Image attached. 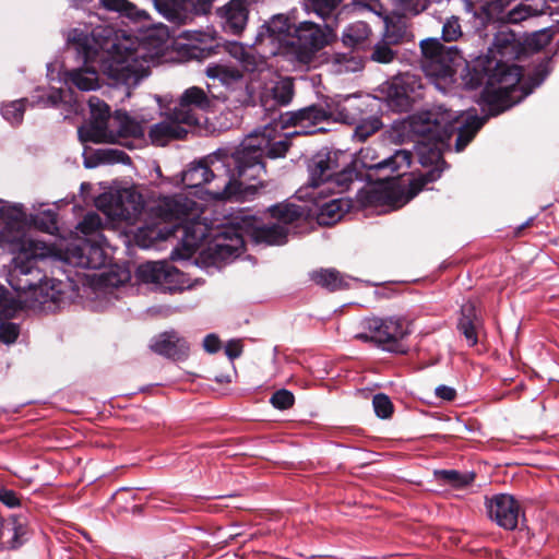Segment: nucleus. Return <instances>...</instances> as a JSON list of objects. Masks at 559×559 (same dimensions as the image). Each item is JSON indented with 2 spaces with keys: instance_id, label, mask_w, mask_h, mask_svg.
Listing matches in <instances>:
<instances>
[{
  "instance_id": "obj_1",
  "label": "nucleus",
  "mask_w": 559,
  "mask_h": 559,
  "mask_svg": "<svg viewBox=\"0 0 559 559\" xmlns=\"http://www.w3.org/2000/svg\"><path fill=\"white\" fill-rule=\"evenodd\" d=\"M97 207L110 219L123 221L135 225L143 215L154 219L139 226L134 238L142 248H150L158 240L178 238L189 254L209 237L214 238L213 247L201 252L195 264L213 275L214 270H221L238 259L245 249L243 227L251 240L257 243L284 245L287 241L288 225L304 216L305 210L292 203H278L267 209L274 222L264 223L255 216L236 217L235 224L213 230L200 219L201 205L185 194H174L159 198L154 205L144 212L141 194L123 189L116 193H103L96 200Z\"/></svg>"
},
{
  "instance_id": "obj_2",
  "label": "nucleus",
  "mask_w": 559,
  "mask_h": 559,
  "mask_svg": "<svg viewBox=\"0 0 559 559\" xmlns=\"http://www.w3.org/2000/svg\"><path fill=\"white\" fill-rule=\"evenodd\" d=\"M66 38L86 66L64 72L63 81L67 85H74L84 92L96 90L97 72L100 71L111 80L112 85L124 86L126 95L130 96V88L136 87L148 75V60L138 38L111 25L93 26L90 22L83 27L70 29Z\"/></svg>"
},
{
  "instance_id": "obj_3",
  "label": "nucleus",
  "mask_w": 559,
  "mask_h": 559,
  "mask_svg": "<svg viewBox=\"0 0 559 559\" xmlns=\"http://www.w3.org/2000/svg\"><path fill=\"white\" fill-rule=\"evenodd\" d=\"M290 146L287 134L277 130V126L265 124L249 133L238 147L217 148L203 159L191 163L182 171L181 181L186 188L197 189L216 178L222 170L226 177L223 188L213 191L217 200L245 198L249 191H255L252 183L265 173L264 158L284 157Z\"/></svg>"
},
{
  "instance_id": "obj_4",
  "label": "nucleus",
  "mask_w": 559,
  "mask_h": 559,
  "mask_svg": "<svg viewBox=\"0 0 559 559\" xmlns=\"http://www.w3.org/2000/svg\"><path fill=\"white\" fill-rule=\"evenodd\" d=\"M0 284V321L11 319L21 309L53 312L67 301L81 299L96 311L105 309L115 292L130 282H8Z\"/></svg>"
},
{
  "instance_id": "obj_5",
  "label": "nucleus",
  "mask_w": 559,
  "mask_h": 559,
  "mask_svg": "<svg viewBox=\"0 0 559 559\" xmlns=\"http://www.w3.org/2000/svg\"><path fill=\"white\" fill-rule=\"evenodd\" d=\"M550 59H543L530 75L532 87L524 91L519 84L523 75L521 67L509 61H488L484 66L487 76L481 98L488 105L489 115L498 116L525 98L532 90L538 87L550 73Z\"/></svg>"
},
{
  "instance_id": "obj_6",
  "label": "nucleus",
  "mask_w": 559,
  "mask_h": 559,
  "mask_svg": "<svg viewBox=\"0 0 559 559\" xmlns=\"http://www.w3.org/2000/svg\"><path fill=\"white\" fill-rule=\"evenodd\" d=\"M0 217L4 221L0 230V249L17 254L12 259V276L31 274L35 260L47 257L50 249L45 242L28 236L22 203L0 201Z\"/></svg>"
},
{
  "instance_id": "obj_7",
  "label": "nucleus",
  "mask_w": 559,
  "mask_h": 559,
  "mask_svg": "<svg viewBox=\"0 0 559 559\" xmlns=\"http://www.w3.org/2000/svg\"><path fill=\"white\" fill-rule=\"evenodd\" d=\"M486 120L487 117H478L471 111H466V114L453 111L439 105L411 116L407 124L414 134L436 142H443L457 131L455 151L461 152L473 140Z\"/></svg>"
},
{
  "instance_id": "obj_8",
  "label": "nucleus",
  "mask_w": 559,
  "mask_h": 559,
  "mask_svg": "<svg viewBox=\"0 0 559 559\" xmlns=\"http://www.w3.org/2000/svg\"><path fill=\"white\" fill-rule=\"evenodd\" d=\"M206 76L218 82L224 91L216 93L219 100L237 106H254L258 100L259 85L250 82L247 75L236 66L225 62H211L204 70Z\"/></svg>"
},
{
  "instance_id": "obj_9",
  "label": "nucleus",
  "mask_w": 559,
  "mask_h": 559,
  "mask_svg": "<svg viewBox=\"0 0 559 559\" xmlns=\"http://www.w3.org/2000/svg\"><path fill=\"white\" fill-rule=\"evenodd\" d=\"M329 20H323V25L310 21L295 25L287 55L299 64H310L317 53L335 38L333 25Z\"/></svg>"
},
{
  "instance_id": "obj_10",
  "label": "nucleus",
  "mask_w": 559,
  "mask_h": 559,
  "mask_svg": "<svg viewBox=\"0 0 559 559\" xmlns=\"http://www.w3.org/2000/svg\"><path fill=\"white\" fill-rule=\"evenodd\" d=\"M360 328L361 331L355 335L356 340L372 343L389 353H407V347L402 341L409 334V331L401 319L365 318L360 322Z\"/></svg>"
},
{
  "instance_id": "obj_11",
  "label": "nucleus",
  "mask_w": 559,
  "mask_h": 559,
  "mask_svg": "<svg viewBox=\"0 0 559 559\" xmlns=\"http://www.w3.org/2000/svg\"><path fill=\"white\" fill-rule=\"evenodd\" d=\"M421 69L427 76L449 80L454 75L463 57L455 45L445 46L436 38L421 40Z\"/></svg>"
},
{
  "instance_id": "obj_12",
  "label": "nucleus",
  "mask_w": 559,
  "mask_h": 559,
  "mask_svg": "<svg viewBox=\"0 0 559 559\" xmlns=\"http://www.w3.org/2000/svg\"><path fill=\"white\" fill-rule=\"evenodd\" d=\"M205 92L199 86H191L182 93L178 104L174 107L179 120L188 126H199L200 116L197 110L207 112L214 108L221 96L216 95L214 84H207Z\"/></svg>"
},
{
  "instance_id": "obj_13",
  "label": "nucleus",
  "mask_w": 559,
  "mask_h": 559,
  "mask_svg": "<svg viewBox=\"0 0 559 559\" xmlns=\"http://www.w3.org/2000/svg\"><path fill=\"white\" fill-rule=\"evenodd\" d=\"M292 36L289 17L285 14H274L260 26L253 45L264 48L273 56L287 53Z\"/></svg>"
},
{
  "instance_id": "obj_14",
  "label": "nucleus",
  "mask_w": 559,
  "mask_h": 559,
  "mask_svg": "<svg viewBox=\"0 0 559 559\" xmlns=\"http://www.w3.org/2000/svg\"><path fill=\"white\" fill-rule=\"evenodd\" d=\"M379 105V99L370 95L338 96L328 104L329 119L345 124H354L361 116L373 111Z\"/></svg>"
},
{
  "instance_id": "obj_15",
  "label": "nucleus",
  "mask_w": 559,
  "mask_h": 559,
  "mask_svg": "<svg viewBox=\"0 0 559 559\" xmlns=\"http://www.w3.org/2000/svg\"><path fill=\"white\" fill-rule=\"evenodd\" d=\"M348 154L343 151L324 147L317 152L308 162L309 182L311 191H318L326 185L329 179L342 167V162Z\"/></svg>"
},
{
  "instance_id": "obj_16",
  "label": "nucleus",
  "mask_w": 559,
  "mask_h": 559,
  "mask_svg": "<svg viewBox=\"0 0 559 559\" xmlns=\"http://www.w3.org/2000/svg\"><path fill=\"white\" fill-rule=\"evenodd\" d=\"M300 198L307 197L313 204V209H309L317 215L320 225H332L338 222L352 207V200L348 198H331L328 199L324 190L306 191L299 190Z\"/></svg>"
},
{
  "instance_id": "obj_17",
  "label": "nucleus",
  "mask_w": 559,
  "mask_h": 559,
  "mask_svg": "<svg viewBox=\"0 0 559 559\" xmlns=\"http://www.w3.org/2000/svg\"><path fill=\"white\" fill-rule=\"evenodd\" d=\"M347 7L359 14L372 13L382 17L385 25L382 37L393 45L400 44L407 36L406 22L402 17L390 19L381 0H350Z\"/></svg>"
},
{
  "instance_id": "obj_18",
  "label": "nucleus",
  "mask_w": 559,
  "mask_h": 559,
  "mask_svg": "<svg viewBox=\"0 0 559 559\" xmlns=\"http://www.w3.org/2000/svg\"><path fill=\"white\" fill-rule=\"evenodd\" d=\"M214 0H153L156 11L170 23L186 24L200 12L205 13Z\"/></svg>"
},
{
  "instance_id": "obj_19",
  "label": "nucleus",
  "mask_w": 559,
  "mask_h": 559,
  "mask_svg": "<svg viewBox=\"0 0 559 559\" xmlns=\"http://www.w3.org/2000/svg\"><path fill=\"white\" fill-rule=\"evenodd\" d=\"M486 507L490 520L496 522L497 525L508 531L516 528L522 510L519 501L513 496L508 493L495 495L487 500Z\"/></svg>"
},
{
  "instance_id": "obj_20",
  "label": "nucleus",
  "mask_w": 559,
  "mask_h": 559,
  "mask_svg": "<svg viewBox=\"0 0 559 559\" xmlns=\"http://www.w3.org/2000/svg\"><path fill=\"white\" fill-rule=\"evenodd\" d=\"M521 52L522 47L516 34L509 28H502L495 34L492 44L488 48L486 62H496V60L511 61L519 58Z\"/></svg>"
},
{
  "instance_id": "obj_21",
  "label": "nucleus",
  "mask_w": 559,
  "mask_h": 559,
  "mask_svg": "<svg viewBox=\"0 0 559 559\" xmlns=\"http://www.w3.org/2000/svg\"><path fill=\"white\" fill-rule=\"evenodd\" d=\"M192 126L183 123L176 116L173 108L164 121L155 123L150 128L148 135L153 144L163 146L171 140L183 139Z\"/></svg>"
},
{
  "instance_id": "obj_22",
  "label": "nucleus",
  "mask_w": 559,
  "mask_h": 559,
  "mask_svg": "<svg viewBox=\"0 0 559 559\" xmlns=\"http://www.w3.org/2000/svg\"><path fill=\"white\" fill-rule=\"evenodd\" d=\"M328 120H330L328 106L310 105L292 112L287 122L299 128L296 133L313 134L322 130L317 126Z\"/></svg>"
},
{
  "instance_id": "obj_23",
  "label": "nucleus",
  "mask_w": 559,
  "mask_h": 559,
  "mask_svg": "<svg viewBox=\"0 0 559 559\" xmlns=\"http://www.w3.org/2000/svg\"><path fill=\"white\" fill-rule=\"evenodd\" d=\"M512 0H464L463 7L466 13L473 15L475 25L483 27L487 23L500 20L504 8Z\"/></svg>"
},
{
  "instance_id": "obj_24",
  "label": "nucleus",
  "mask_w": 559,
  "mask_h": 559,
  "mask_svg": "<svg viewBox=\"0 0 559 559\" xmlns=\"http://www.w3.org/2000/svg\"><path fill=\"white\" fill-rule=\"evenodd\" d=\"M150 348L160 356L176 360L185 359L190 349L188 342L174 330L155 336L151 341Z\"/></svg>"
},
{
  "instance_id": "obj_25",
  "label": "nucleus",
  "mask_w": 559,
  "mask_h": 559,
  "mask_svg": "<svg viewBox=\"0 0 559 559\" xmlns=\"http://www.w3.org/2000/svg\"><path fill=\"white\" fill-rule=\"evenodd\" d=\"M225 32L239 35L246 27L249 16L246 0H230L217 10Z\"/></svg>"
},
{
  "instance_id": "obj_26",
  "label": "nucleus",
  "mask_w": 559,
  "mask_h": 559,
  "mask_svg": "<svg viewBox=\"0 0 559 559\" xmlns=\"http://www.w3.org/2000/svg\"><path fill=\"white\" fill-rule=\"evenodd\" d=\"M67 261L81 269L99 270L105 264V254L99 246L84 241L68 250Z\"/></svg>"
},
{
  "instance_id": "obj_27",
  "label": "nucleus",
  "mask_w": 559,
  "mask_h": 559,
  "mask_svg": "<svg viewBox=\"0 0 559 559\" xmlns=\"http://www.w3.org/2000/svg\"><path fill=\"white\" fill-rule=\"evenodd\" d=\"M413 82V76L403 75L394 78L391 82L382 87L385 98L390 107L399 111L407 110L412 105L409 95V85Z\"/></svg>"
},
{
  "instance_id": "obj_28",
  "label": "nucleus",
  "mask_w": 559,
  "mask_h": 559,
  "mask_svg": "<svg viewBox=\"0 0 559 559\" xmlns=\"http://www.w3.org/2000/svg\"><path fill=\"white\" fill-rule=\"evenodd\" d=\"M237 59L241 64L242 72L247 75L250 82H253L254 85H257L258 81L269 72L266 57L258 52L253 47H240V53L237 56Z\"/></svg>"
},
{
  "instance_id": "obj_29",
  "label": "nucleus",
  "mask_w": 559,
  "mask_h": 559,
  "mask_svg": "<svg viewBox=\"0 0 559 559\" xmlns=\"http://www.w3.org/2000/svg\"><path fill=\"white\" fill-rule=\"evenodd\" d=\"M294 96V87L290 81L276 82L270 88L265 87L258 94L260 105L264 110H274L276 107L287 106Z\"/></svg>"
},
{
  "instance_id": "obj_30",
  "label": "nucleus",
  "mask_w": 559,
  "mask_h": 559,
  "mask_svg": "<svg viewBox=\"0 0 559 559\" xmlns=\"http://www.w3.org/2000/svg\"><path fill=\"white\" fill-rule=\"evenodd\" d=\"M457 326L465 336L469 346L477 344V331L481 326V319L479 318L476 306L473 302L467 301L462 306L461 318Z\"/></svg>"
},
{
  "instance_id": "obj_31",
  "label": "nucleus",
  "mask_w": 559,
  "mask_h": 559,
  "mask_svg": "<svg viewBox=\"0 0 559 559\" xmlns=\"http://www.w3.org/2000/svg\"><path fill=\"white\" fill-rule=\"evenodd\" d=\"M371 27L364 21L348 24L342 32V41L346 47L365 49L369 46Z\"/></svg>"
},
{
  "instance_id": "obj_32",
  "label": "nucleus",
  "mask_w": 559,
  "mask_h": 559,
  "mask_svg": "<svg viewBox=\"0 0 559 559\" xmlns=\"http://www.w3.org/2000/svg\"><path fill=\"white\" fill-rule=\"evenodd\" d=\"M358 178V174L354 167L353 160L348 155L345 162H342V167L337 168V170L331 177V180L326 182L324 188V192H332L337 190L338 193L346 191L349 186L353 183L355 179Z\"/></svg>"
},
{
  "instance_id": "obj_33",
  "label": "nucleus",
  "mask_w": 559,
  "mask_h": 559,
  "mask_svg": "<svg viewBox=\"0 0 559 559\" xmlns=\"http://www.w3.org/2000/svg\"><path fill=\"white\" fill-rule=\"evenodd\" d=\"M412 164V153L406 150H397L393 155L383 158L376 164H364L369 170H389L388 175H384L380 180L388 181L392 178L394 173H397L401 168H408Z\"/></svg>"
},
{
  "instance_id": "obj_34",
  "label": "nucleus",
  "mask_w": 559,
  "mask_h": 559,
  "mask_svg": "<svg viewBox=\"0 0 559 559\" xmlns=\"http://www.w3.org/2000/svg\"><path fill=\"white\" fill-rule=\"evenodd\" d=\"M379 110L380 104L378 105L377 109L366 114L365 116H361V119L354 123L356 126L353 134L354 139L359 142H364L383 127L381 118L378 115Z\"/></svg>"
},
{
  "instance_id": "obj_35",
  "label": "nucleus",
  "mask_w": 559,
  "mask_h": 559,
  "mask_svg": "<svg viewBox=\"0 0 559 559\" xmlns=\"http://www.w3.org/2000/svg\"><path fill=\"white\" fill-rule=\"evenodd\" d=\"M26 535L25 523L19 516H12L4 522L0 527V537H9L7 547L16 549L23 544V537Z\"/></svg>"
},
{
  "instance_id": "obj_36",
  "label": "nucleus",
  "mask_w": 559,
  "mask_h": 559,
  "mask_svg": "<svg viewBox=\"0 0 559 559\" xmlns=\"http://www.w3.org/2000/svg\"><path fill=\"white\" fill-rule=\"evenodd\" d=\"M116 119L118 121V134L121 138L140 139L145 133L144 123L150 119L142 117L141 121L129 116L127 112L117 111Z\"/></svg>"
},
{
  "instance_id": "obj_37",
  "label": "nucleus",
  "mask_w": 559,
  "mask_h": 559,
  "mask_svg": "<svg viewBox=\"0 0 559 559\" xmlns=\"http://www.w3.org/2000/svg\"><path fill=\"white\" fill-rule=\"evenodd\" d=\"M544 0H525L508 12V20L511 23H520L527 17L539 15L544 12Z\"/></svg>"
},
{
  "instance_id": "obj_38",
  "label": "nucleus",
  "mask_w": 559,
  "mask_h": 559,
  "mask_svg": "<svg viewBox=\"0 0 559 559\" xmlns=\"http://www.w3.org/2000/svg\"><path fill=\"white\" fill-rule=\"evenodd\" d=\"M79 138L81 142H94L100 143L108 139L107 134V120L106 119H94L79 128Z\"/></svg>"
},
{
  "instance_id": "obj_39",
  "label": "nucleus",
  "mask_w": 559,
  "mask_h": 559,
  "mask_svg": "<svg viewBox=\"0 0 559 559\" xmlns=\"http://www.w3.org/2000/svg\"><path fill=\"white\" fill-rule=\"evenodd\" d=\"M102 5L112 12H117L120 16L128 17L133 21L145 20L147 13L139 10L132 2L128 0H99Z\"/></svg>"
},
{
  "instance_id": "obj_40",
  "label": "nucleus",
  "mask_w": 559,
  "mask_h": 559,
  "mask_svg": "<svg viewBox=\"0 0 559 559\" xmlns=\"http://www.w3.org/2000/svg\"><path fill=\"white\" fill-rule=\"evenodd\" d=\"M334 70L337 73H354L362 70L364 59L350 52H335L333 55Z\"/></svg>"
},
{
  "instance_id": "obj_41",
  "label": "nucleus",
  "mask_w": 559,
  "mask_h": 559,
  "mask_svg": "<svg viewBox=\"0 0 559 559\" xmlns=\"http://www.w3.org/2000/svg\"><path fill=\"white\" fill-rule=\"evenodd\" d=\"M167 264L162 261L157 262H145L138 266L135 271L136 280L141 281H158L168 280L169 271Z\"/></svg>"
},
{
  "instance_id": "obj_42",
  "label": "nucleus",
  "mask_w": 559,
  "mask_h": 559,
  "mask_svg": "<svg viewBox=\"0 0 559 559\" xmlns=\"http://www.w3.org/2000/svg\"><path fill=\"white\" fill-rule=\"evenodd\" d=\"M418 158L421 165H436L439 163L444 164L441 153L438 148L427 147L426 145L418 146ZM441 170L436 167L426 175V181H433L440 177Z\"/></svg>"
},
{
  "instance_id": "obj_43",
  "label": "nucleus",
  "mask_w": 559,
  "mask_h": 559,
  "mask_svg": "<svg viewBox=\"0 0 559 559\" xmlns=\"http://www.w3.org/2000/svg\"><path fill=\"white\" fill-rule=\"evenodd\" d=\"M435 476L443 484L461 489L471 485L475 479L474 473H460L455 469L435 471Z\"/></svg>"
},
{
  "instance_id": "obj_44",
  "label": "nucleus",
  "mask_w": 559,
  "mask_h": 559,
  "mask_svg": "<svg viewBox=\"0 0 559 559\" xmlns=\"http://www.w3.org/2000/svg\"><path fill=\"white\" fill-rule=\"evenodd\" d=\"M96 158L90 157L84 158V166L86 168H94L99 163H122L127 164L130 162V157L122 151L114 148L97 150L95 153Z\"/></svg>"
},
{
  "instance_id": "obj_45",
  "label": "nucleus",
  "mask_w": 559,
  "mask_h": 559,
  "mask_svg": "<svg viewBox=\"0 0 559 559\" xmlns=\"http://www.w3.org/2000/svg\"><path fill=\"white\" fill-rule=\"evenodd\" d=\"M28 103L27 98H21L3 104L0 108L1 115L8 122L17 126L23 120L25 107Z\"/></svg>"
},
{
  "instance_id": "obj_46",
  "label": "nucleus",
  "mask_w": 559,
  "mask_h": 559,
  "mask_svg": "<svg viewBox=\"0 0 559 559\" xmlns=\"http://www.w3.org/2000/svg\"><path fill=\"white\" fill-rule=\"evenodd\" d=\"M57 216L56 210L46 209L34 215L32 214L29 221L36 228L52 234L57 230Z\"/></svg>"
},
{
  "instance_id": "obj_47",
  "label": "nucleus",
  "mask_w": 559,
  "mask_h": 559,
  "mask_svg": "<svg viewBox=\"0 0 559 559\" xmlns=\"http://www.w3.org/2000/svg\"><path fill=\"white\" fill-rule=\"evenodd\" d=\"M393 44L389 43L385 38H381L373 45L370 60L378 63H390L396 57V51L392 49Z\"/></svg>"
},
{
  "instance_id": "obj_48",
  "label": "nucleus",
  "mask_w": 559,
  "mask_h": 559,
  "mask_svg": "<svg viewBox=\"0 0 559 559\" xmlns=\"http://www.w3.org/2000/svg\"><path fill=\"white\" fill-rule=\"evenodd\" d=\"M342 0H309V10L322 20L331 19Z\"/></svg>"
},
{
  "instance_id": "obj_49",
  "label": "nucleus",
  "mask_w": 559,
  "mask_h": 559,
  "mask_svg": "<svg viewBox=\"0 0 559 559\" xmlns=\"http://www.w3.org/2000/svg\"><path fill=\"white\" fill-rule=\"evenodd\" d=\"M102 225V217L95 212H90L79 222L76 229L83 235L90 236L97 233Z\"/></svg>"
},
{
  "instance_id": "obj_50",
  "label": "nucleus",
  "mask_w": 559,
  "mask_h": 559,
  "mask_svg": "<svg viewBox=\"0 0 559 559\" xmlns=\"http://www.w3.org/2000/svg\"><path fill=\"white\" fill-rule=\"evenodd\" d=\"M79 280H112V276H117V280H131V273L128 270H122L119 274L115 272L114 267L107 265V272H93L85 273L83 275H76Z\"/></svg>"
},
{
  "instance_id": "obj_51",
  "label": "nucleus",
  "mask_w": 559,
  "mask_h": 559,
  "mask_svg": "<svg viewBox=\"0 0 559 559\" xmlns=\"http://www.w3.org/2000/svg\"><path fill=\"white\" fill-rule=\"evenodd\" d=\"M372 405L374 413L380 418H389L393 413V404L385 394H376L372 400Z\"/></svg>"
},
{
  "instance_id": "obj_52",
  "label": "nucleus",
  "mask_w": 559,
  "mask_h": 559,
  "mask_svg": "<svg viewBox=\"0 0 559 559\" xmlns=\"http://www.w3.org/2000/svg\"><path fill=\"white\" fill-rule=\"evenodd\" d=\"M294 394L286 390L281 389L274 392L270 399V403L277 409H288L294 405Z\"/></svg>"
},
{
  "instance_id": "obj_53",
  "label": "nucleus",
  "mask_w": 559,
  "mask_h": 559,
  "mask_svg": "<svg viewBox=\"0 0 559 559\" xmlns=\"http://www.w3.org/2000/svg\"><path fill=\"white\" fill-rule=\"evenodd\" d=\"M139 284H148V289L155 293H169V294H177L181 293L186 289H192L194 284H189L188 286H179V285H169L170 282H138Z\"/></svg>"
},
{
  "instance_id": "obj_54",
  "label": "nucleus",
  "mask_w": 559,
  "mask_h": 559,
  "mask_svg": "<svg viewBox=\"0 0 559 559\" xmlns=\"http://www.w3.org/2000/svg\"><path fill=\"white\" fill-rule=\"evenodd\" d=\"M405 14L417 15L429 9L427 0H393Z\"/></svg>"
},
{
  "instance_id": "obj_55",
  "label": "nucleus",
  "mask_w": 559,
  "mask_h": 559,
  "mask_svg": "<svg viewBox=\"0 0 559 559\" xmlns=\"http://www.w3.org/2000/svg\"><path fill=\"white\" fill-rule=\"evenodd\" d=\"M88 107L94 119L108 120L110 115V108L104 100L96 96H91L88 98Z\"/></svg>"
},
{
  "instance_id": "obj_56",
  "label": "nucleus",
  "mask_w": 559,
  "mask_h": 559,
  "mask_svg": "<svg viewBox=\"0 0 559 559\" xmlns=\"http://www.w3.org/2000/svg\"><path fill=\"white\" fill-rule=\"evenodd\" d=\"M309 280H346L345 275L334 267L318 269L309 273ZM347 280H357L356 277L348 276Z\"/></svg>"
},
{
  "instance_id": "obj_57",
  "label": "nucleus",
  "mask_w": 559,
  "mask_h": 559,
  "mask_svg": "<svg viewBox=\"0 0 559 559\" xmlns=\"http://www.w3.org/2000/svg\"><path fill=\"white\" fill-rule=\"evenodd\" d=\"M462 35L459 20L454 16L448 19L442 26V39L444 41L456 40Z\"/></svg>"
},
{
  "instance_id": "obj_58",
  "label": "nucleus",
  "mask_w": 559,
  "mask_h": 559,
  "mask_svg": "<svg viewBox=\"0 0 559 559\" xmlns=\"http://www.w3.org/2000/svg\"><path fill=\"white\" fill-rule=\"evenodd\" d=\"M66 93L61 88L53 90L47 97L37 96L36 102H32V106L39 105L43 107H55L60 103H66Z\"/></svg>"
},
{
  "instance_id": "obj_59",
  "label": "nucleus",
  "mask_w": 559,
  "mask_h": 559,
  "mask_svg": "<svg viewBox=\"0 0 559 559\" xmlns=\"http://www.w3.org/2000/svg\"><path fill=\"white\" fill-rule=\"evenodd\" d=\"M20 334L19 326L14 323H0V338L5 344H12L16 341Z\"/></svg>"
},
{
  "instance_id": "obj_60",
  "label": "nucleus",
  "mask_w": 559,
  "mask_h": 559,
  "mask_svg": "<svg viewBox=\"0 0 559 559\" xmlns=\"http://www.w3.org/2000/svg\"><path fill=\"white\" fill-rule=\"evenodd\" d=\"M178 37L186 39L189 45L195 47L194 43H203L207 35L204 32L197 29H185L178 34Z\"/></svg>"
},
{
  "instance_id": "obj_61",
  "label": "nucleus",
  "mask_w": 559,
  "mask_h": 559,
  "mask_svg": "<svg viewBox=\"0 0 559 559\" xmlns=\"http://www.w3.org/2000/svg\"><path fill=\"white\" fill-rule=\"evenodd\" d=\"M0 501L9 508L20 506V499L16 492L5 488L0 489Z\"/></svg>"
},
{
  "instance_id": "obj_62",
  "label": "nucleus",
  "mask_w": 559,
  "mask_h": 559,
  "mask_svg": "<svg viewBox=\"0 0 559 559\" xmlns=\"http://www.w3.org/2000/svg\"><path fill=\"white\" fill-rule=\"evenodd\" d=\"M551 37L546 29L535 33L530 45L536 49H542L550 41Z\"/></svg>"
},
{
  "instance_id": "obj_63",
  "label": "nucleus",
  "mask_w": 559,
  "mask_h": 559,
  "mask_svg": "<svg viewBox=\"0 0 559 559\" xmlns=\"http://www.w3.org/2000/svg\"><path fill=\"white\" fill-rule=\"evenodd\" d=\"M203 348L210 353L214 354L221 348V341L216 334H207L203 340Z\"/></svg>"
},
{
  "instance_id": "obj_64",
  "label": "nucleus",
  "mask_w": 559,
  "mask_h": 559,
  "mask_svg": "<svg viewBox=\"0 0 559 559\" xmlns=\"http://www.w3.org/2000/svg\"><path fill=\"white\" fill-rule=\"evenodd\" d=\"M436 396L440 400L451 402L456 396V391L452 386L439 385L435 390Z\"/></svg>"
}]
</instances>
